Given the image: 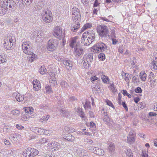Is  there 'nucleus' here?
Masks as SVG:
<instances>
[{
  "instance_id": "f704fd0d",
  "label": "nucleus",
  "mask_w": 157,
  "mask_h": 157,
  "mask_svg": "<svg viewBox=\"0 0 157 157\" xmlns=\"http://www.w3.org/2000/svg\"><path fill=\"white\" fill-rule=\"evenodd\" d=\"M115 146L114 144L112 143H111L110 144L108 149H109V151L112 152L114 151L115 150Z\"/></svg>"
},
{
  "instance_id": "774afa93",
  "label": "nucleus",
  "mask_w": 157,
  "mask_h": 157,
  "mask_svg": "<svg viewBox=\"0 0 157 157\" xmlns=\"http://www.w3.org/2000/svg\"><path fill=\"white\" fill-rule=\"evenodd\" d=\"M45 157H52L51 152H47L44 154Z\"/></svg>"
},
{
  "instance_id": "3c124183",
  "label": "nucleus",
  "mask_w": 157,
  "mask_h": 157,
  "mask_svg": "<svg viewBox=\"0 0 157 157\" xmlns=\"http://www.w3.org/2000/svg\"><path fill=\"white\" fill-rule=\"evenodd\" d=\"M29 117V116H28V115H27L26 113H25V114H24L23 115L22 117L21 118V119L22 121H27V119Z\"/></svg>"
},
{
  "instance_id": "2f4dec72",
  "label": "nucleus",
  "mask_w": 157,
  "mask_h": 157,
  "mask_svg": "<svg viewBox=\"0 0 157 157\" xmlns=\"http://www.w3.org/2000/svg\"><path fill=\"white\" fill-rule=\"evenodd\" d=\"M95 153L98 155H104V151L101 149L97 148Z\"/></svg>"
},
{
  "instance_id": "69168bd1",
  "label": "nucleus",
  "mask_w": 157,
  "mask_h": 157,
  "mask_svg": "<svg viewBox=\"0 0 157 157\" xmlns=\"http://www.w3.org/2000/svg\"><path fill=\"white\" fill-rule=\"evenodd\" d=\"M92 87L94 88V89H95V90L97 91H98L100 90V87L97 85H93Z\"/></svg>"
},
{
  "instance_id": "0e129e2a",
  "label": "nucleus",
  "mask_w": 157,
  "mask_h": 157,
  "mask_svg": "<svg viewBox=\"0 0 157 157\" xmlns=\"http://www.w3.org/2000/svg\"><path fill=\"white\" fill-rule=\"evenodd\" d=\"M40 107L41 109L44 110H47L48 109V107L44 104L41 105Z\"/></svg>"
},
{
  "instance_id": "052dcab7",
  "label": "nucleus",
  "mask_w": 157,
  "mask_h": 157,
  "mask_svg": "<svg viewBox=\"0 0 157 157\" xmlns=\"http://www.w3.org/2000/svg\"><path fill=\"white\" fill-rule=\"evenodd\" d=\"M103 121L105 122H107L109 121V117L108 116L107 114L105 115V117L103 119Z\"/></svg>"
},
{
  "instance_id": "e2e57ef3",
  "label": "nucleus",
  "mask_w": 157,
  "mask_h": 157,
  "mask_svg": "<svg viewBox=\"0 0 157 157\" xmlns=\"http://www.w3.org/2000/svg\"><path fill=\"white\" fill-rule=\"evenodd\" d=\"M115 38H111L112 40V44L113 45L116 44L118 42V41L116 39H115Z\"/></svg>"
},
{
  "instance_id": "5fc2aeb1",
  "label": "nucleus",
  "mask_w": 157,
  "mask_h": 157,
  "mask_svg": "<svg viewBox=\"0 0 157 157\" xmlns=\"http://www.w3.org/2000/svg\"><path fill=\"white\" fill-rule=\"evenodd\" d=\"M44 131H45V132L46 131V129H44L41 128H39L38 129L37 132L39 134H43L44 132Z\"/></svg>"
},
{
  "instance_id": "1a4fd4ad",
  "label": "nucleus",
  "mask_w": 157,
  "mask_h": 157,
  "mask_svg": "<svg viewBox=\"0 0 157 157\" xmlns=\"http://www.w3.org/2000/svg\"><path fill=\"white\" fill-rule=\"evenodd\" d=\"M72 15L73 21L77 20L79 21L81 15L79 10L75 7H73L72 9Z\"/></svg>"
},
{
  "instance_id": "bb28decb",
  "label": "nucleus",
  "mask_w": 157,
  "mask_h": 157,
  "mask_svg": "<svg viewBox=\"0 0 157 157\" xmlns=\"http://www.w3.org/2000/svg\"><path fill=\"white\" fill-rule=\"evenodd\" d=\"M64 137L65 139L71 142L73 141L75 139V138L70 134H67Z\"/></svg>"
},
{
  "instance_id": "a878e982",
  "label": "nucleus",
  "mask_w": 157,
  "mask_h": 157,
  "mask_svg": "<svg viewBox=\"0 0 157 157\" xmlns=\"http://www.w3.org/2000/svg\"><path fill=\"white\" fill-rule=\"evenodd\" d=\"M101 78L104 83H109L110 82V81L108 77L106 76L105 75H101Z\"/></svg>"
},
{
  "instance_id": "338daca9",
  "label": "nucleus",
  "mask_w": 157,
  "mask_h": 157,
  "mask_svg": "<svg viewBox=\"0 0 157 157\" xmlns=\"http://www.w3.org/2000/svg\"><path fill=\"white\" fill-rule=\"evenodd\" d=\"M106 103L109 106H111L112 107H114V106L113 103L110 101L108 100L106 101Z\"/></svg>"
},
{
  "instance_id": "0eeeda50",
  "label": "nucleus",
  "mask_w": 157,
  "mask_h": 157,
  "mask_svg": "<svg viewBox=\"0 0 157 157\" xmlns=\"http://www.w3.org/2000/svg\"><path fill=\"white\" fill-rule=\"evenodd\" d=\"M48 49L52 52L56 49L58 45V41L56 39H50L48 41Z\"/></svg>"
},
{
  "instance_id": "423d86ee",
  "label": "nucleus",
  "mask_w": 157,
  "mask_h": 157,
  "mask_svg": "<svg viewBox=\"0 0 157 157\" xmlns=\"http://www.w3.org/2000/svg\"><path fill=\"white\" fill-rule=\"evenodd\" d=\"M53 34L55 37L60 40L63 39L65 37L62 29L59 26H56L54 28Z\"/></svg>"
},
{
  "instance_id": "ddd939ff",
  "label": "nucleus",
  "mask_w": 157,
  "mask_h": 157,
  "mask_svg": "<svg viewBox=\"0 0 157 157\" xmlns=\"http://www.w3.org/2000/svg\"><path fill=\"white\" fill-rule=\"evenodd\" d=\"M135 135L134 133V131L131 130L129 132V135L127 137V142L129 144H131L135 141L134 137Z\"/></svg>"
},
{
  "instance_id": "9b49d317",
  "label": "nucleus",
  "mask_w": 157,
  "mask_h": 157,
  "mask_svg": "<svg viewBox=\"0 0 157 157\" xmlns=\"http://www.w3.org/2000/svg\"><path fill=\"white\" fill-rule=\"evenodd\" d=\"M86 35L91 43L95 40V37L96 36V35L95 34L94 32L92 30H90L87 32Z\"/></svg>"
},
{
  "instance_id": "79ce46f5",
  "label": "nucleus",
  "mask_w": 157,
  "mask_h": 157,
  "mask_svg": "<svg viewBox=\"0 0 157 157\" xmlns=\"http://www.w3.org/2000/svg\"><path fill=\"white\" fill-rule=\"evenodd\" d=\"M92 26V25L90 23H87L85 24L84 26L82 29V31H84L86 29L89 28Z\"/></svg>"
},
{
  "instance_id": "603ef678",
  "label": "nucleus",
  "mask_w": 157,
  "mask_h": 157,
  "mask_svg": "<svg viewBox=\"0 0 157 157\" xmlns=\"http://www.w3.org/2000/svg\"><path fill=\"white\" fill-rule=\"evenodd\" d=\"M69 101L71 102H74L77 100V99L75 98V96H70L68 99Z\"/></svg>"
},
{
  "instance_id": "2eb2a0df",
  "label": "nucleus",
  "mask_w": 157,
  "mask_h": 157,
  "mask_svg": "<svg viewBox=\"0 0 157 157\" xmlns=\"http://www.w3.org/2000/svg\"><path fill=\"white\" fill-rule=\"evenodd\" d=\"M75 21L72 26L71 30L74 32H76L78 29L80 28V24L79 23V21L77 20H74Z\"/></svg>"
},
{
  "instance_id": "7ed1b4c3",
  "label": "nucleus",
  "mask_w": 157,
  "mask_h": 157,
  "mask_svg": "<svg viewBox=\"0 0 157 157\" xmlns=\"http://www.w3.org/2000/svg\"><path fill=\"white\" fill-rule=\"evenodd\" d=\"M93 54L92 53H90L84 55L83 57V66L84 68L87 69L90 66L91 63L93 61Z\"/></svg>"
},
{
  "instance_id": "bf43d9fd",
  "label": "nucleus",
  "mask_w": 157,
  "mask_h": 157,
  "mask_svg": "<svg viewBox=\"0 0 157 157\" xmlns=\"http://www.w3.org/2000/svg\"><path fill=\"white\" fill-rule=\"evenodd\" d=\"M22 2H24L25 4L29 5L32 2L33 0H21Z\"/></svg>"
},
{
  "instance_id": "aec40b11",
  "label": "nucleus",
  "mask_w": 157,
  "mask_h": 157,
  "mask_svg": "<svg viewBox=\"0 0 157 157\" xmlns=\"http://www.w3.org/2000/svg\"><path fill=\"white\" fill-rule=\"evenodd\" d=\"M60 87L63 90H67L69 87L68 84L65 81L62 80L60 82Z\"/></svg>"
},
{
  "instance_id": "c756f323",
  "label": "nucleus",
  "mask_w": 157,
  "mask_h": 157,
  "mask_svg": "<svg viewBox=\"0 0 157 157\" xmlns=\"http://www.w3.org/2000/svg\"><path fill=\"white\" fill-rule=\"evenodd\" d=\"M6 61L5 54L0 53V63H3L6 62Z\"/></svg>"
},
{
  "instance_id": "f03ea898",
  "label": "nucleus",
  "mask_w": 157,
  "mask_h": 157,
  "mask_svg": "<svg viewBox=\"0 0 157 157\" xmlns=\"http://www.w3.org/2000/svg\"><path fill=\"white\" fill-rule=\"evenodd\" d=\"M97 29L101 37H106L109 36V30L108 28L105 25H101L98 26Z\"/></svg>"
},
{
  "instance_id": "5701e85b",
  "label": "nucleus",
  "mask_w": 157,
  "mask_h": 157,
  "mask_svg": "<svg viewBox=\"0 0 157 157\" xmlns=\"http://www.w3.org/2000/svg\"><path fill=\"white\" fill-rule=\"evenodd\" d=\"M86 152V150H84L81 148H78L77 150V153L78 155L81 157L82 156H84Z\"/></svg>"
},
{
  "instance_id": "6e6552de",
  "label": "nucleus",
  "mask_w": 157,
  "mask_h": 157,
  "mask_svg": "<svg viewBox=\"0 0 157 157\" xmlns=\"http://www.w3.org/2000/svg\"><path fill=\"white\" fill-rule=\"evenodd\" d=\"M42 18L44 21L46 23H50L52 20V13L48 10L47 11H44L42 13Z\"/></svg>"
},
{
  "instance_id": "864d4df0",
  "label": "nucleus",
  "mask_w": 157,
  "mask_h": 157,
  "mask_svg": "<svg viewBox=\"0 0 157 157\" xmlns=\"http://www.w3.org/2000/svg\"><path fill=\"white\" fill-rule=\"evenodd\" d=\"M142 90L141 88L138 87L135 89V92L136 93H141L142 92Z\"/></svg>"
},
{
  "instance_id": "dca6fc26",
  "label": "nucleus",
  "mask_w": 157,
  "mask_h": 157,
  "mask_svg": "<svg viewBox=\"0 0 157 157\" xmlns=\"http://www.w3.org/2000/svg\"><path fill=\"white\" fill-rule=\"evenodd\" d=\"M25 113H26L28 116H29V117H32L33 116V109L31 108L26 107L24 108Z\"/></svg>"
},
{
  "instance_id": "a19ab883",
  "label": "nucleus",
  "mask_w": 157,
  "mask_h": 157,
  "mask_svg": "<svg viewBox=\"0 0 157 157\" xmlns=\"http://www.w3.org/2000/svg\"><path fill=\"white\" fill-rule=\"evenodd\" d=\"M47 72V70L44 66H42L40 69V73L42 75L45 74Z\"/></svg>"
},
{
  "instance_id": "6ab92c4d",
  "label": "nucleus",
  "mask_w": 157,
  "mask_h": 157,
  "mask_svg": "<svg viewBox=\"0 0 157 157\" xmlns=\"http://www.w3.org/2000/svg\"><path fill=\"white\" fill-rule=\"evenodd\" d=\"M13 95L15 96V98L18 101H22L24 98V95H21L20 94L16 92L13 94Z\"/></svg>"
},
{
  "instance_id": "8fccbe9b",
  "label": "nucleus",
  "mask_w": 157,
  "mask_h": 157,
  "mask_svg": "<svg viewBox=\"0 0 157 157\" xmlns=\"http://www.w3.org/2000/svg\"><path fill=\"white\" fill-rule=\"evenodd\" d=\"M125 152L126 155H128L129 154H130L129 156H130V157H133V154L132 153V151L131 149H128L126 150V151H125Z\"/></svg>"
},
{
  "instance_id": "c9c22d12",
  "label": "nucleus",
  "mask_w": 157,
  "mask_h": 157,
  "mask_svg": "<svg viewBox=\"0 0 157 157\" xmlns=\"http://www.w3.org/2000/svg\"><path fill=\"white\" fill-rule=\"evenodd\" d=\"M76 111L77 113H79V116L81 117L82 118H84L85 117V114L84 113L83 111H82V109H80V108H78L77 109Z\"/></svg>"
},
{
  "instance_id": "6e6d98bb",
  "label": "nucleus",
  "mask_w": 157,
  "mask_h": 157,
  "mask_svg": "<svg viewBox=\"0 0 157 157\" xmlns=\"http://www.w3.org/2000/svg\"><path fill=\"white\" fill-rule=\"evenodd\" d=\"M50 116L49 115H47L46 116H45L41 118V119L43 120L44 121H46L48 120L49 119Z\"/></svg>"
},
{
  "instance_id": "20e7f679",
  "label": "nucleus",
  "mask_w": 157,
  "mask_h": 157,
  "mask_svg": "<svg viewBox=\"0 0 157 157\" xmlns=\"http://www.w3.org/2000/svg\"><path fill=\"white\" fill-rule=\"evenodd\" d=\"M108 47L104 43L99 42L93 46V49L95 52H103L108 50Z\"/></svg>"
},
{
  "instance_id": "a211bd4d",
  "label": "nucleus",
  "mask_w": 157,
  "mask_h": 157,
  "mask_svg": "<svg viewBox=\"0 0 157 157\" xmlns=\"http://www.w3.org/2000/svg\"><path fill=\"white\" fill-rule=\"evenodd\" d=\"M76 48H74V50L75 54L78 56H79L82 54L83 52V49L81 48V46L76 45Z\"/></svg>"
},
{
  "instance_id": "58836bf2",
  "label": "nucleus",
  "mask_w": 157,
  "mask_h": 157,
  "mask_svg": "<svg viewBox=\"0 0 157 157\" xmlns=\"http://www.w3.org/2000/svg\"><path fill=\"white\" fill-rule=\"evenodd\" d=\"M90 129L91 131L95 130L96 128V126L95 124L93 123V122L91 121L90 124Z\"/></svg>"
},
{
  "instance_id": "f3484780",
  "label": "nucleus",
  "mask_w": 157,
  "mask_h": 157,
  "mask_svg": "<svg viewBox=\"0 0 157 157\" xmlns=\"http://www.w3.org/2000/svg\"><path fill=\"white\" fill-rule=\"evenodd\" d=\"M64 64L66 66L68 69H71L72 67V61L68 59H64L63 61Z\"/></svg>"
},
{
  "instance_id": "e433bc0d",
  "label": "nucleus",
  "mask_w": 157,
  "mask_h": 157,
  "mask_svg": "<svg viewBox=\"0 0 157 157\" xmlns=\"http://www.w3.org/2000/svg\"><path fill=\"white\" fill-rule=\"evenodd\" d=\"M39 142L40 143L42 144L48 142H50V140L48 138H43L42 139H40L39 140Z\"/></svg>"
},
{
  "instance_id": "680f3d73",
  "label": "nucleus",
  "mask_w": 157,
  "mask_h": 157,
  "mask_svg": "<svg viewBox=\"0 0 157 157\" xmlns=\"http://www.w3.org/2000/svg\"><path fill=\"white\" fill-rule=\"evenodd\" d=\"M154 76L153 73L152 72H151L149 75V78L150 81H152V78Z\"/></svg>"
},
{
  "instance_id": "cd10ccee",
  "label": "nucleus",
  "mask_w": 157,
  "mask_h": 157,
  "mask_svg": "<svg viewBox=\"0 0 157 157\" xmlns=\"http://www.w3.org/2000/svg\"><path fill=\"white\" fill-rule=\"evenodd\" d=\"M141 79L144 81H145L146 79L147 75L144 71H142L140 73V75Z\"/></svg>"
},
{
  "instance_id": "c03bdc74",
  "label": "nucleus",
  "mask_w": 157,
  "mask_h": 157,
  "mask_svg": "<svg viewBox=\"0 0 157 157\" xmlns=\"http://www.w3.org/2000/svg\"><path fill=\"white\" fill-rule=\"evenodd\" d=\"M6 12V8H0V16L5 14Z\"/></svg>"
},
{
  "instance_id": "a18cd8bd",
  "label": "nucleus",
  "mask_w": 157,
  "mask_h": 157,
  "mask_svg": "<svg viewBox=\"0 0 157 157\" xmlns=\"http://www.w3.org/2000/svg\"><path fill=\"white\" fill-rule=\"evenodd\" d=\"M45 87L46 92L47 93H50L52 92V89L51 86L49 85H46Z\"/></svg>"
},
{
  "instance_id": "09e8293b",
  "label": "nucleus",
  "mask_w": 157,
  "mask_h": 157,
  "mask_svg": "<svg viewBox=\"0 0 157 157\" xmlns=\"http://www.w3.org/2000/svg\"><path fill=\"white\" fill-rule=\"evenodd\" d=\"M10 4L9 9L12 8H13V7H15L16 5V2L12 0H11Z\"/></svg>"
},
{
  "instance_id": "473e14b6",
  "label": "nucleus",
  "mask_w": 157,
  "mask_h": 157,
  "mask_svg": "<svg viewBox=\"0 0 157 157\" xmlns=\"http://www.w3.org/2000/svg\"><path fill=\"white\" fill-rule=\"evenodd\" d=\"M64 129L65 131L67 132H73L75 131V129L71 127L66 126Z\"/></svg>"
},
{
  "instance_id": "c85d7f7f",
  "label": "nucleus",
  "mask_w": 157,
  "mask_h": 157,
  "mask_svg": "<svg viewBox=\"0 0 157 157\" xmlns=\"http://www.w3.org/2000/svg\"><path fill=\"white\" fill-rule=\"evenodd\" d=\"M29 55L30 56L29 57L28 60L30 62H33L34 60L36 59L37 58L36 55L33 53L31 55Z\"/></svg>"
},
{
  "instance_id": "4468645a",
  "label": "nucleus",
  "mask_w": 157,
  "mask_h": 157,
  "mask_svg": "<svg viewBox=\"0 0 157 157\" xmlns=\"http://www.w3.org/2000/svg\"><path fill=\"white\" fill-rule=\"evenodd\" d=\"M33 89L35 90H38L41 88L40 82L37 79L34 80L33 81Z\"/></svg>"
},
{
  "instance_id": "393cba45",
  "label": "nucleus",
  "mask_w": 157,
  "mask_h": 157,
  "mask_svg": "<svg viewBox=\"0 0 157 157\" xmlns=\"http://www.w3.org/2000/svg\"><path fill=\"white\" fill-rule=\"evenodd\" d=\"M30 147H28L26 149L25 151L23 152V156L24 157H31L32 155L30 152Z\"/></svg>"
},
{
  "instance_id": "4d7b16f0",
  "label": "nucleus",
  "mask_w": 157,
  "mask_h": 157,
  "mask_svg": "<svg viewBox=\"0 0 157 157\" xmlns=\"http://www.w3.org/2000/svg\"><path fill=\"white\" fill-rule=\"evenodd\" d=\"M111 38H116L115 33V31L114 29H112L111 31Z\"/></svg>"
},
{
  "instance_id": "4be33fe9",
  "label": "nucleus",
  "mask_w": 157,
  "mask_h": 157,
  "mask_svg": "<svg viewBox=\"0 0 157 157\" xmlns=\"http://www.w3.org/2000/svg\"><path fill=\"white\" fill-rule=\"evenodd\" d=\"M9 138L12 141L17 142L19 137L18 135L14 133L10 135Z\"/></svg>"
},
{
  "instance_id": "412c9836",
  "label": "nucleus",
  "mask_w": 157,
  "mask_h": 157,
  "mask_svg": "<svg viewBox=\"0 0 157 157\" xmlns=\"http://www.w3.org/2000/svg\"><path fill=\"white\" fill-rule=\"evenodd\" d=\"M50 145L55 150H57L60 148V145L56 142H52L50 143Z\"/></svg>"
},
{
  "instance_id": "39448f33",
  "label": "nucleus",
  "mask_w": 157,
  "mask_h": 157,
  "mask_svg": "<svg viewBox=\"0 0 157 157\" xmlns=\"http://www.w3.org/2000/svg\"><path fill=\"white\" fill-rule=\"evenodd\" d=\"M22 49L23 52L26 54L31 55L33 53L32 45L29 41H26L23 43Z\"/></svg>"
},
{
  "instance_id": "49530a36",
  "label": "nucleus",
  "mask_w": 157,
  "mask_h": 157,
  "mask_svg": "<svg viewBox=\"0 0 157 157\" xmlns=\"http://www.w3.org/2000/svg\"><path fill=\"white\" fill-rule=\"evenodd\" d=\"M97 147H88V149L90 151L95 153Z\"/></svg>"
},
{
  "instance_id": "7c9ffc66",
  "label": "nucleus",
  "mask_w": 157,
  "mask_h": 157,
  "mask_svg": "<svg viewBox=\"0 0 157 157\" xmlns=\"http://www.w3.org/2000/svg\"><path fill=\"white\" fill-rule=\"evenodd\" d=\"M122 76L124 75V78L125 80L129 83V74L128 73L123 72V73H122Z\"/></svg>"
},
{
  "instance_id": "72a5a7b5",
  "label": "nucleus",
  "mask_w": 157,
  "mask_h": 157,
  "mask_svg": "<svg viewBox=\"0 0 157 157\" xmlns=\"http://www.w3.org/2000/svg\"><path fill=\"white\" fill-rule=\"evenodd\" d=\"M83 106L85 109H90V102L87 100L86 101L85 104Z\"/></svg>"
},
{
  "instance_id": "ea45409f",
  "label": "nucleus",
  "mask_w": 157,
  "mask_h": 157,
  "mask_svg": "<svg viewBox=\"0 0 157 157\" xmlns=\"http://www.w3.org/2000/svg\"><path fill=\"white\" fill-rule=\"evenodd\" d=\"M9 0H2L1 2V4L3 7V8H7V2H8Z\"/></svg>"
},
{
  "instance_id": "37998d69",
  "label": "nucleus",
  "mask_w": 157,
  "mask_h": 157,
  "mask_svg": "<svg viewBox=\"0 0 157 157\" xmlns=\"http://www.w3.org/2000/svg\"><path fill=\"white\" fill-rule=\"evenodd\" d=\"M11 113L14 116H19L20 114V111L17 109L12 110L11 112Z\"/></svg>"
},
{
  "instance_id": "b1692460",
  "label": "nucleus",
  "mask_w": 157,
  "mask_h": 157,
  "mask_svg": "<svg viewBox=\"0 0 157 157\" xmlns=\"http://www.w3.org/2000/svg\"><path fill=\"white\" fill-rule=\"evenodd\" d=\"M30 150L31 155H32L31 157H33L38 154V151L34 148L30 147Z\"/></svg>"
},
{
  "instance_id": "f8f14e48",
  "label": "nucleus",
  "mask_w": 157,
  "mask_h": 157,
  "mask_svg": "<svg viewBox=\"0 0 157 157\" xmlns=\"http://www.w3.org/2000/svg\"><path fill=\"white\" fill-rule=\"evenodd\" d=\"M86 32H85L82 34L81 39V43L84 45H89L92 43L86 36Z\"/></svg>"
},
{
  "instance_id": "9d476101",
  "label": "nucleus",
  "mask_w": 157,
  "mask_h": 157,
  "mask_svg": "<svg viewBox=\"0 0 157 157\" xmlns=\"http://www.w3.org/2000/svg\"><path fill=\"white\" fill-rule=\"evenodd\" d=\"M81 46L80 43L79 42L77 37H73L71 39L70 41L69 45L72 48H76V45Z\"/></svg>"
},
{
  "instance_id": "13d9d810",
  "label": "nucleus",
  "mask_w": 157,
  "mask_h": 157,
  "mask_svg": "<svg viewBox=\"0 0 157 157\" xmlns=\"http://www.w3.org/2000/svg\"><path fill=\"white\" fill-rule=\"evenodd\" d=\"M84 142L90 144H91L93 143L92 140L89 138H86L84 140Z\"/></svg>"
},
{
  "instance_id": "de8ad7c7",
  "label": "nucleus",
  "mask_w": 157,
  "mask_h": 157,
  "mask_svg": "<svg viewBox=\"0 0 157 157\" xmlns=\"http://www.w3.org/2000/svg\"><path fill=\"white\" fill-rule=\"evenodd\" d=\"M98 58L100 59L103 60L105 59V55L103 53H101L98 55Z\"/></svg>"
},
{
  "instance_id": "4c0bfd02",
  "label": "nucleus",
  "mask_w": 157,
  "mask_h": 157,
  "mask_svg": "<svg viewBox=\"0 0 157 157\" xmlns=\"http://www.w3.org/2000/svg\"><path fill=\"white\" fill-rule=\"evenodd\" d=\"M152 69L154 70L157 69V62L155 61H153L151 63Z\"/></svg>"
},
{
  "instance_id": "f257e3e1",
  "label": "nucleus",
  "mask_w": 157,
  "mask_h": 157,
  "mask_svg": "<svg viewBox=\"0 0 157 157\" xmlns=\"http://www.w3.org/2000/svg\"><path fill=\"white\" fill-rule=\"evenodd\" d=\"M15 41V37L12 34H9L5 39L4 40V47L7 49L10 50L13 48V44Z\"/></svg>"
}]
</instances>
